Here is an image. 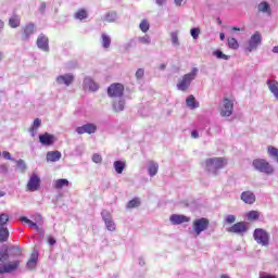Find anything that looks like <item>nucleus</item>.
<instances>
[{
    "label": "nucleus",
    "mask_w": 278,
    "mask_h": 278,
    "mask_svg": "<svg viewBox=\"0 0 278 278\" xmlns=\"http://www.w3.org/2000/svg\"><path fill=\"white\" fill-rule=\"evenodd\" d=\"M208 227H210V219H207L205 217L198 218V219L193 220L192 229L195 233V238L198 236H201V233H203V231L207 230Z\"/></svg>",
    "instance_id": "nucleus-6"
},
{
    "label": "nucleus",
    "mask_w": 278,
    "mask_h": 278,
    "mask_svg": "<svg viewBox=\"0 0 278 278\" xmlns=\"http://www.w3.org/2000/svg\"><path fill=\"white\" fill-rule=\"evenodd\" d=\"M10 223V215L7 213L0 214V227H5Z\"/></svg>",
    "instance_id": "nucleus-36"
},
{
    "label": "nucleus",
    "mask_w": 278,
    "mask_h": 278,
    "mask_svg": "<svg viewBox=\"0 0 278 278\" xmlns=\"http://www.w3.org/2000/svg\"><path fill=\"white\" fill-rule=\"evenodd\" d=\"M233 114V101L229 100L228 98L224 99V105L220 110V116H231Z\"/></svg>",
    "instance_id": "nucleus-10"
},
{
    "label": "nucleus",
    "mask_w": 278,
    "mask_h": 278,
    "mask_svg": "<svg viewBox=\"0 0 278 278\" xmlns=\"http://www.w3.org/2000/svg\"><path fill=\"white\" fill-rule=\"evenodd\" d=\"M170 39L173 45H179V35L177 31L170 33Z\"/></svg>",
    "instance_id": "nucleus-45"
},
{
    "label": "nucleus",
    "mask_w": 278,
    "mask_h": 278,
    "mask_svg": "<svg viewBox=\"0 0 278 278\" xmlns=\"http://www.w3.org/2000/svg\"><path fill=\"white\" fill-rule=\"evenodd\" d=\"M190 34H191L192 38L194 40H197V38H199V35L201 34V29L200 28H192L190 30Z\"/></svg>",
    "instance_id": "nucleus-46"
},
{
    "label": "nucleus",
    "mask_w": 278,
    "mask_h": 278,
    "mask_svg": "<svg viewBox=\"0 0 278 278\" xmlns=\"http://www.w3.org/2000/svg\"><path fill=\"white\" fill-rule=\"evenodd\" d=\"M16 166L20 173H25L27 170V165L25 164V161L18 160L16 161Z\"/></svg>",
    "instance_id": "nucleus-39"
},
{
    "label": "nucleus",
    "mask_w": 278,
    "mask_h": 278,
    "mask_svg": "<svg viewBox=\"0 0 278 278\" xmlns=\"http://www.w3.org/2000/svg\"><path fill=\"white\" fill-rule=\"evenodd\" d=\"M198 73H199V70L197 67H193L190 73L185 74L176 85L177 90H180L181 92H186V90L190 88V85L192 84V81L197 79Z\"/></svg>",
    "instance_id": "nucleus-2"
},
{
    "label": "nucleus",
    "mask_w": 278,
    "mask_h": 278,
    "mask_svg": "<svg viewBox=\"0 0 278 278\" xmlns=\"http://www.w3.org/2000/svg\"><path fill=\"white\" fill-rule=\"evenodd\" d=\"M125 94V85L121 83H113L108 88V96L111 99H121Z\"/></svg>",
    "instance_id": "nucleus-5"
},
{
    "label": "nucleus",
    "mask_w": 278,
    "mask_h": 278,
    "mask_svg": "<svg viewBox=\"0 0 278 278\" xmlns=\"http://www.w3.org/2000/svg\"><path fill=\"white\" fill-rule=\"evenodd\" d=\"M157 5H164L166 3V0H155Z\"/></svg>",
    "instance_id": "nucleus-57"
},
{
    "label": "nucleus",
    "mask_w": 278,
    "mask_h": 278,
    "mask_svg": "<svg viewBox=\"0 0 278 278\" xmlns=\"http://www.w3.org/2000/svg\"><path fill=\"white\" fill-rule=\"evenodd\" d=\"M92 162H94V164H101L103 162V157L101 156V154H93Z\"/></svg>",
    "instance_id": "nucleus-47"
},
{
    "label": "nucleus",
    "mask_w": 278,
    "mask_h": 278,
    "mask_svg": "<svg viewBox=\"0 0 278 278\" xmlns=\"http://www.w3.org/2000/svg\"><path fill=\"white\" fill-rule=\"evenodd\" d=\"M176 5H182L184 4V0H174Z\"/></svg>",
    "instance_id": "nucleus-58"
},
{
    "label": "nucleus",
    "mask_w": 278,
    "mask_h": 278,
    "mask_svg": "<svg viewBox=\"0 0 278 278\" xmlns=\"http://www.w3.org/2000/svg\"><path fill=\"white\" fill-rule=\"evenodd\" d=\"M273 53H278V46L273 48Z\"/></svg>",
    "instance_id": "nucleus-62"
},
{
    "label": "nucleus",
    "mask_w": 278,
    "mask_h": 278,
    "mask_svg": "<svg viewBox=\"0 0 278 278\" xmlns=\"http://www.w3.org/2000/svg\"><path fill=\"white\" fill-rule=\"evenodd\" d=\"M5 27V23L0 20V34L3 31V28Z\"/></svg>",
    "instance_id": "nucleus-55"
},
{
    "label": "nucleus",
    "mask_w": 278,
    "mask_h": 278,
    "mask_svg": "<svg viewBox=\"0 0 278 278\" xmlns=\"http://www.w3.org/2000/svg\"><path fill=\"white\" fill-rule=\"evenodd\" d=\"M227 165V159L225 157H213L205 161V168L208 173H214L218 175L220 168H225Z\"/></svg>",
    "instance_id": "nucleus-3"
},
{
    "label": "nucleus",
    "mask_w": 278,
    "mask_h": 278,
    "mask_svg": "<svg viewBox=\"0 0 278 278\" xmlns=\"http://www.w3.org/2000/svg\"><path fill=\"white\" fill-rule=\"evenodd\" d=\"M2 155H3L4 160H12V154H10V152H8V151L2 152Z\"/></svg>",
    "instance_id": "nucleus-52"
},
{
    "label": "nucleus",
    "mask_w": 278,
    "mask_h": 278,
    "mask_svg": "<svg viewBox=\"0 0 278 278\" xmlns=\"http://www.w3.org/2000/svg\"><path fill=\"white\" fill-rule=\"evenodd\" d=\"M229 233H245L247 224L244 222H239L228 228Z\"/></svg>",
    "instance_id": "nucleus-14"
},
{
    "label": "nucleus",
    "mask_w": 278,
    "mask_h": 278,
    "mask_svg": "<svg viewBox=\"0 0 278 278\" xmlns=\"http://www.w3.org/2000/svg\"><path fill=\"white\" fill-rule=\"evenodd\" d=\"M191 136L193 138H199V131H197V130L191 131Z\"/></svg>",
    "instance_id": "nucleus-56"
},
{
    "label": "nucleus",
    "mask_w": 278,
    "mask_h": 278,
    "mask_svg": "<svg viewBox=\"0 0 278 278\" xmlns=\"http://www.w3.org/2000/svg\"><path fill=\"white\" fill-rule=\"evenodd\" d=\"M45 10H47V4L43 2L39 7V12H45Z\"/></svg>",
    "instance_id": "nucleus-54"
},
{
    "label": "nucleus",
    "mask_w": 278,
    "mask_h": 278,
    "mask_svg": "<svg viewBox=\"0 0 278 278\" xmlns=\"http://www.w3.org/2000/svg\"><path fill=\"white\" fill-rule=\"evenodd\" d=\"M97 132V126L94 124L88 123L83 126H79L76 128V134L79 136H83V134H96Z\"/></svg>",
    "instance_id": "nucleus-11"
},
{
    "label": "nucleus",
    "mask_w": 278,
    "mask_h": 278,
    "mask_svg": "<svg viewBox=\"0 0 278 278\" xmlns=\"http://www.w3.org/2000/svg\"><path fill=\"white\" fill-rule=\"evenodd\" d=\"M55 238H53V236H49L48 237V244H50V247H53L55 244Z\"/></svg>",
    "instance_id": "nucleus-50"
},
{
    "label": "nucleus",
    "mask_w": 278,
    "mask_h": 278,
    "mask_svg": "<svg viewBox=\"0 0 278 278\" xmlns=\"http://www.w3.org/2000/svg\"><path fill=\"white\" fill-rule=\"evenodd\" d=\"M261 278H277V276L266 275V276H262Z\"/></svg>",
    "instance_id": "nucleus-59"
},
{
    "label": "nucleus",
    "mask_w": 278,
    "mask_h": 278,
    "mask_svg": "<svg viewBox=\"0 0 278 278\" xmlns=\"http://www.w3.org/2000/svg\"><path fill=\"white\" fill-rule=\"evenodd\" d=\"M26 190L27 192H36L38 190H40V176L37 174H33L29 179L28 182L26 185Z\"/></svg>",
    "instance_id": "nucleus-8"
},
{
    "label": "nucleus",
    "mask_w": 278,
    "mask_h": 278,
    "mask_svg": "<svg viewBox=\"0 0 278 278\" xmlns=\"http://www.w3.org/2000/svg\"><path fill=\"white\" fill-rule=\"evenodd\" d=\"M228 47L229 49L237 50L240 49V43H238V40L236 38L231 37L228 38Z\"/></svg>",
    "instance_id": "nucleus-33"
},
{
    "label": "nucleus",
    "mask_w": 278,
    "mask_h": 278,
    "mask_svg": "<svg viewBox=\"0 0 278 278\" xmlns=\"http://www.w3.org/2000/svg\"><path fill=\"white\" fill-rule=\"evenodd\" d=\"M219 39H220V40H225V33H220V34H219Z\"/></svg>",
    "instance_id": "nucleus-60"
},
{
    "label": "nucleus",
    "mask_w": 278,
    "mask_h": 278,
    "mask_svg": "<svg viewBox=\"0 0 278 278\" xmlns=\"http://www.w3.org/2000/svg\"><path fill=\"white\" fill-rule=\"evenodd\" d=\"M220 278H229V276L226 275V274H223V275L220 276Z\"/></svg>",
    "instance_id": "nucleus-64"
},
{
    "label": "nucleus",
    "mask_w": 278,
    "mask_h": 278,
    "mask_svg": "<svg viewBox=\"0 0 278 278\" xmlns=\"http://www.w3.org/2000/svg\"><path fill=\"white\" fill-rule=\"evenodd\" d=\"M104 21H106V23H115L116 22V12H109L105 15Z\"/></svg>",
    "instance_id": "nucleus-38"
},
{
    "label": "nucleus",
    "mask_w": 278,
    "mask_h": 278,
    "mask_svg": "<svg viewBox=\"0 0 278 278\" xmlns=\"http://www.w3.org/2000/svg\"><path fill=\"white\" fill-rule=\"evenodd\" d=\"M36 29V26L34 24H27L25 27H24V40H29V36H31V34H34Z\"/></svg>",
    "instance_id": "nucleus-24"
},
{
    "label": "nucleus",
    "mask_w": 278,
    "mask_h": 278,
    "mask_svg": "<svg viewBox=\"0 0 278 278\" xmlns=\"http://www.w3.org/2000/svg\"><path fill=\"white\" fill-rule=\"evenodd\" d=\"M102 217H103V220L106 225V229L109 231H116V224H114V222L112 220V215H110V212L103 211L102 212Z\"/></svg>",
    "instance_id": "nucleus-13"
},
{
    "label": "nucleus",
    "mask_w": 278,
    "mask_h": 278,
    "mask_svg": "<svg viewBox=\"0 0 278 278\" xmlns=\"http://www.w3.org/2000/svg\"><path fill=\"white\" fill-rule=\"evenodd\" d=\"M186 104H187V108H190V110H197V108H199V102L197 101V98H194V96L192 94H190L186 99Z\"/></svg>",
    "instance_id": "nucleus-22"
},
{
    "label": "nucleus",
    "mask_w": 278,
    "mask_h": 278,
    "mask_svg": "<svg viewBox=\"0 0 278 278\" xmlns=\"http://www.w3.org/2000/svg\"><path fill=\"white\" fill-rule=\"evenodd\" d=\"M8 238H10V230L8 227H0V242H8Z\"/></svg>",
    "instance_id": "nucleus-28"
},
{
    "label": "nucleus",
    "mask_w": 278,
    "mask_h": 278,
    "mask_svg": "<svg viewBox=\"0 0 278 278\" xmlns=\"http://www.w3.org/2000/svg\"><path fill=\"white\" fill-rule=\"evenodd\" d=\"M241 201L248 205H253L255 202V194L251 191H244L241 193Z\"/></svg>",
    "instance_id": "nucleus-18"
},
{
    "label": "nucleus",
    "mask_w": 278,
    "mask_h": 278,
    "mask_svg": "<svg viewBox=\"0 0 278 278\" xmlns=\"http://www.w3.org/2000/svg\"><path fill=\"white\" fill-rule=\"evenodd\" d=\"M254 240L257 242V244H262V247H268L270 237L268 236V232L262 228H256L253 233Z\"/></svg>",
    "instance_id": "nucleus-7"
},
{
    "label": "nucleus",
    "mask_w": 278,
    "mask_h": 278,
    "mask_svg": "<svg viewBox=\"0 0 278 278\" xmlns=\"http://www.w3.org/2000/svg\"><path fill=\"white\" fill-rule=\"evenodd\" d=\"M260 218V213L257 211H251L248 213V220H257Z\"/></svg>",
    "instance_id": "nucleus-43"
},
{
    "label": "nucleus",
    "mask_w": 278,
    "mask_h": 278,
    "mask_svg": "<svg viewBox=\"0 0 278 278\" xmlns=\"http://www.w3.org/2000/svg\"><path fill=\"white\" fill-rule=\"evenodd\" d=\"M169 220L173 225H181V223H190V217L186 216V215H177V214H173L169 217Z\"/></svg>",
    "instance_id": "nucleus-16"
},
{
    "label": "nucleus",
    "mask_w": 278,
    "mask_h": 278,
    "mask_svg": "<svg viewBox=\"0 0 278 278\" xmlns=\"http://www.w3.org/2000/svg\"><path fill=\"white\" fill-rule=\"evenodd\" d=\"M267 152H268V155H270V157H275V160L278 162V149L277 148L269 146L267 148Z\"/></svg>",
    "instance_id": "nucleus-35"
},
{
    "label": "nucleus",
    "mask_w": 278,
    "mask_h": 278,
    "mask_svg": "<svg viewBox=\"0 0 278 278\" xmlns=\"http://www.w3.org/2000/svg\"><path fill=\"white\" fill-rule=\"evenodd\" d=\"M139 206H140V199L138 198L130 200L127 204L128 210H131L134 207H139Z\"/></svg>",
    "instance_id": "nucleus-37"
},
{
    "label": "nucleus",
    "mask_w": 278,
    "mask_h": 278,
    "mask_svg": "<svg viewBox=\"0 0 278 278\" xmlns=\"http://www.w3.org/2000/svg\"><path fill=\"white\" fill-rule=\"evenodd\" d=\"M142 77H144V70L143 68H139L136 72V78L137 79H142Z\"/></svg>",
    "instance_id": "nucleus-49"
},
{
    "label": "nucleus",
    "mask_w": 278,
    "mask_h": 278,
    "mask_svg": "<svg viewBox=\"0 0 278 278\" xmlns=\"http://www.w3.org/2000/svg\"><path fill=\"white\" fill-rule=\"evenodd\" d=\"M258 12H263L266 13L270 16V14H273V11L270 10V4H268V2H261L258 4Z\"/></svg>",
    "instance_id": "nucleus-27"
},
{
    "label": "nucleus",
    "mask_w": 278,
    "mask_h": 278,
    "mask_svg": "<svg viewBox=\"0 0 278 278\" xmlns=\"http://www.w3.org/2000/svg\"><path fill=\"white\" fill-rule=\"evenodd\" d=\"M252 165L258 173H264L265 175H273V173H275L273 165L265 159H255L253 160Z\"/></svg>",
    "instance_id": "nucleus-4"
},
{
    "label": "nucleus",
    "mask_w": 278,
    "mask_h": 278,
    "mask_svg": "<svg viewBox=\"0 0 278 278\" xmlns=\"http://www.w3.org/2000/svg\"><path fill=\"white\" fill-rule=\"evenodd\" d=\"M20 220H21L22 223H26V225H29V222H30L31 219L27 218L26 216H22V217H20Z\"/></svg>",
    "instance_id": "nucleus-53"
},
{
    "label": "nucleus",
    "mask_w": 278,
    "mask_h": 278,
    "mask_svg": "<svg viewBox=\"0 0 278 278\" xmlns=\"http://www.w3.org/2000/svg\"><path fill=\"white\" fill-rule=\"evenodd\" d=\"M26 267L28 268V270H34V268H36V256H31L29 258V261L26 264Z\"/></svg>",
    "instance_id": "nucleus-41"
},
{
    "label": "nucleus",
    "mask_w": 278,
    "mask_h": 278,
    "mask_svg": "<svg viewBox=\"0 0 278 278\" xmlns=\"http://www.w3.org/2000/svg\"><path fill=\"white\" fill-rule=\"evenodd\" d=\"M260 45H262V34H260V31H255L250 40H249V46H248V50L251 51H255V49H257V47H260Z\"/></svg>",
    "instance_id": "nucleus-9"
},
{
    "label": "nucleus",
    "mask_w": 278,
    "mask_h": 278,
    "mask_svg": "<svg viewBox=\"0 0 278 278\" xmlns=\"http://www.w3.org/2000/svg\"><path fill=\"white\" fill-rule=\"evenodd\" d=\"M40 125H42V121L40 118H35L29 131L31 134H36V131H38V127H40Z\"/></svg>",
    "instance_id": "nucleus-34"
},
{
    "label": "nucleus",
    "mask_w": 278,
    "mask_h": 278,
    "mask_svg": "<svg viewBox=\"0 0 278 278\" xmlns=\"http://www.w3.org/2000/svg\"><path fill=\"white\" fill-rule=\"evenodd\" d=\"M28 226L29 227H33L34 229H36V231H38V229H40V227H38V224L37 223H34L33 220H30L28 223Z\"/></svg>",
    "instance_id": "nucleus-51"
},
{
    "label": "nucleus",
    "mask_w": 278,
    "mask_h": 278,
    "mask_svg": "<svg viewBox=\"0 0 278 278\" xmlns=\"http://www.w3.org/2000/svg\"><path fill=\"white\" fill-rule=\"evenodd\" d=\"M159 168H160V165H157V163L151 161L149 163V167H148L150 177H155V175H157Z\"/></svg>",
    "instance_id": "nucleus-26"
},
{
    "label": "nucleus",
    "mask_w": 278,
    "mask_h": 278,
    "mask_svg": "<svg viewBox=\"0 0 278 278\" xmlns=\"http://www.w3.org/2000/svg\"><path fill=\"white\" fill-rule=\"evenodd\" d=\"M74 18L84 21V18H88V12L85 9H80L75 13Z\"/></svg>",
    "instance_id": "nucleus-30"
},
{
    "label": "nucleus",
    "mask_w": 278,
    "mask_h": 278,
    "mask_svg": "<svg viewBox=\"0 0 278 278\" xmlns=\"http://www.w3.org/2000/svg\"><path fill=\"white\" fill-rule=\"evenodd\" d=\"M62 157V153L60 151H51L47 153L48 162H58Z\"/></svg>",
    "instance_id": "nucleus-23"
},
{
    "label": "nucleus",
    "mask_w": 278,
    "mask_h": 278,
    "mask_svg": "<svg viewBox=\"0 0 278 278\" xmlns=\"http://www.w3.org/2000/svg\"><path fill=\"white\" fill-rule=\"evenodd\" d=\"M10 254H8V250H0V275H5L8 273H14V270H18V266H21V261L15 260L9 263Z\"/></svg>",
    "instance_id": "nucleus-1"
},
{
    "label": "nucleus",
    "mask_w": 278,
    "mask_h": 278,
    "mask_svg": "<svg viewBox=\"0 0 278 278\" xmlns=\"http://www.w3.org/2000/svg\"><path fill=\"white\" fill-rule=\"evenodd\" d=\"M70 184L68 179L61 178L54 181L53 188H55V190H62V188L68 187Z\"/></svg>",
    "instance_id": "nucleus-21"
},
{
    "label": "nucleus",
    "mask_w": 278,
    "mask_h": 278,
    "mask_svg": "<svg viewBox=\"0 0 278 278\" xmlns=\"http://www.w3.org/2000/svg\"><path fill=\"white\" fill-rule=\"evenodd\" d=\"M225 223L227 225H232V223H236V217L233 215H228L226 218H225Z\"/></svg>",
    "instance_id": "nucleus-48"
},
{
    "label": "nucleus",
    "mask_w": 278,
    "mask_h": 278,
    "mask_svg": "<svg viewBox=\"0 0 278 278\" xmlns=\"http://www.w3.org/2000/svg\"><path fill=\"white\" fill-rule=\"evenodd\" d=\"M74 79L75 78L73 77V75L65 74V75L59 76L56 78V81H58V84H65V86H71V84H73Z\"/></svg>",
    "instance_id": "nucleus-19"
},
{
    "label": "nucleus",
    "mask_w": 278,
    "mask_h": 278,
    "mask_svg": "<svg viewBox=\"0 0 278 278\" xmlns=\"http://www.w3.org/2000/svg\"><path fill=\"white\" fill-rule=\"evenodd\" d=\"M232 31H240V28H238V27H232Z\"/></svg>",
    "instance_id": "nucleus-63"
},
{
    "label": "nucleus",
    "mask_w": 278,
    "mask_h": 278,
    "mask_svg": "<svg viewBox=\"0 0 278 278\" xmlns=\"http://www.w3.org/2000/svg\"><path fill=\"white\" fill-rule=\"evenodd\" d=\"M139 27H140L141 31H143V34H147V31H149V27H150L149 21L142 20Z\"/></svg>",
    "instance_id": "nucleus-40"
},
{
    "label": "nucleus",
    "mask_w": 278,
    "mask_h": 278,
    "mask_svg": "<svg viewBox=\"0 0 278 278\" xmlns=\"http://www.w3.org/2000/svg\"><path fill=\"white\" fill-rule=\"evenodd\" d=\"M213 54L216 55L218 60H229V55L223 53L220 50L214 51Z\"/></svg>",
    "instance_id": "nucleus-42"
},
{
    "label": "nucleus",
    "mask_w": 278,
    "mask_h": 278,
    "mask_svg": "<svg viewBox=\"0 0 278 278\" xmlns=\"http://www.w3.org/2000/svg\"><path fill=\"white\" fill-rule=\"evenodd\" d=\"M101 38H102V47L104 49H110V46L112 45V38L105 33L101 35Z\"/></svg>",
    "instance_id": "nucleus-29"
},
{
    "label": "nucleus",
    "mask_w": 278,
    "mask_h": 278,
    "mask_svg": "<svg viewBox=\"0 0 278 278\" xmlns=\"http://www.w3.org/2000/svg\"><path fill=\"white\" fill-rule=\"evenodd\" d=\"M84 88L89 92H97V90H99V85L94 83V80H92L91 78H85Z\"/></svg>",
    "instance_id": "nucleus-17"
},
{
    "label": "nucleus",
    "mask_w": 278,
    "mask_h": 278,
    "mask_svg": "<svg viewBox=\"0 0 278 278\" xmlns=\"http://www.w3.org/2000/svg\"><path fill=\"white\" fill-rule=\"evenodd\" d=\"M138 41L140 45H151V38L149 36L139 37Z\"/></svg>",
    "instance_id": "nucleus-44"
},
{
    "label": "nucleus",
    "mask_w": 278,
    "mask_h": 278,
    "mask_svg": "<svg viewBox=\"0 0 278 278\" xmlns=\"http://www.w3.org/2000/svg\"><path fill=\"white\" fill-rule=\"evenodd\" d=\"M37 47L41 49V51H49V37L41 34L37 38Z\"/></svg>",
    "instance_id": "nucleus-15"
},
{
    "label": "nucleus",
    "mask_w": 278,
    "mask_h": 278,
    "mask_svg": "<svg viewBox=\"0 0 278 278\" xmlns=\"http://www.w3.org/2000/svg\"><path fill=\"white\" fill-rule=\"evenodd\" d=\"M114 112H123L125 110V100H118L113 103Z\"/></svg>",
    "instance_id": "nucleus-31"
},
{
    "label": "nucleus",
    "mask_w": 278,
    "mask_h": 278,
    "mask_svg": "<svg viewBox=\"0 0 278 278\" xmlns=\"http://www.w3.org/2000/svg\"><path fill=\"white\" fill-rule=\"evenodd\" d=\"M9 27H11L12 29H16V27H21V16L17 14H13L9 18Z\"/></svg>",
    "instance_id": "nucleus-20"
},
{
    "label": "nucleus",
    "mask_w": 278,
    "mask_h": 278,
    "mask_svg": "<svg viewBox=\"0 0 278 278\" xmlns=\"http://www.w3.org/2000/svg\"><path fill=\"white\" fill-rule=\"evenodd\" d=\"M114 168L118 175H122L125 170V162L123 161H115L114 162Z\"/></svg>",
    "instance_id": "nucleus-32"
},
{
    "label": "nucleus",
    "mask_w": 278,
    "mask_h": 278,
    "mask_svg": "<svg viewBox=\"0 0 278 278\" xmlns=\"http://www.w3.org/2000/svg\"><path fill=\"white\" fill-rule=\"evenodd\" d=\"M267 86L271 93L276 97L278 100V81L277 80H267Z\"/></svg>",
    "instance_id": "nucleus-25"
},
{
    "label": "nucleus",
    "mask_w": 278,
    "mask_h": 278,
    "mask_svg": "<svg viewBox=\"0 0 278 278\" xmlns=\"http://www.w3.org/2000/svg\"><path fill=\"white\" fill-rule=\"evenodd\" d=\"M159 68H160L161 71H164V70L166 68V64H161V65L159 66Z\"/></svg>",
    "instance_id": "nucleus-61"
},
{
    "label": "nucleus",
    "mask_w": 278,
    "mask_h": 278,
    "mask_svg": "<svg viewBox=\"0 0 278 278\" xmlns=\"http://www.w3.org/2000/svg\"><path fill=\"white\" fill-rule=\"evenodd\" d=\"M39 142L43 144V147H51V144L55 142V136L45 132L43 135H39Z\"/></svg>",
    "instance_id": "nucleus-12"
}]
</instances>
